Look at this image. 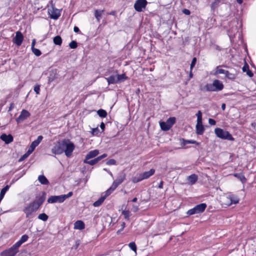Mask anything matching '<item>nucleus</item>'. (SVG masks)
<instances>
[{"mask_svg":"<svg viewBox=\"0 0 256 256\" xmlns=\"http://www.w3.org/2000/svg\"><path fill=\"white\" fill-rule=\"evenodd\" d=\"M38 209V208L35 204V203L32 202L30 203L28 206L25 207L23 211L26 214V217L28 218L34 212H36Z\"/></svg>","mask_w":256,"mask_h":256,"instance_id":"7","label":"nucleus"},{"mask_svg":"<svg viewBox=\"0 0 256 256\" xmlns=\"http://www.w3.org/2000/svg\"><path fill=\"white\" fill-rule=\"evenodd\" d=\"M222 108L223 110H224L226 109V104H222Z\"/></svg>","mask_w":256,"mask_h":256,"instance_id":"62","label":"nucleus"},{"mask_svg":"<svg viewBox=\"0 0 256 256\" xmlns=\"http://www.w3.org/2000/svg\"><path fill=\"white\" fill-rule=\"evenodd\" d=\"M137 200H138V199H137V198H134L132 200V202H136L137 201Z\"/></svg>","mask_w":256,"mask_h":256,"instance_id":"63","label":"nucleus"},{"mask_svg":"<svg viewBox=\"0 0 256 256\" xmlns=\"http://www.w3.org/2000/svg\"><path fill=\"white\" fill-rule=\"evenodd\" d=\"M72 194V192H70L66 194L50 196L48 200V202L50 204H53L55 202L62 203L64 202L66 198L71 197Z\"/></svg>","mask_w":256,"mask_h":256,"instance_id":"4","label":"nucleus"},{"mask_svg":"<svg viewBox=\"0 0 256 256\" xmlns=\"http://www.w3.org/2000/svg\"><path fill=\"white\" fill-rule=\"evenodd\" d=\"M129 247L133 251L136 252V246L134 242H131L128 244Z\"/></svg>","mask_w":256,"mask_h":256,"instance_id":"46","label":"nucleus"},{"mask_svg":"<svg viewBox=\"0 0 256 256\" xmlns=\"http://www.w3.org/2000/svg\"><path fill=\"white\" fill-rule=\"evenodd\" d=\"M148 2L146 0H137L134 4V8L138 12L142 11L143 8H145Z\"/></svg>","mask_w":256,"mask_h":256,"instance_id":"9","label":"nucleus"},{"mask_svg":"<svg viewBox=\"0 0 256 256\" xmlns=\"http://www.w3.org/2000/svg\"><path fill=\"white\" fill-rule=\"evenodd\" d=\"M204 131V128L202 125V122L200 123L197 122L196 124V132L198 135H202L203 134Z\"/></svg>","mask_w":256,"mask_h":256,"instance_id":"16","label":"nucleus"},{"mask_svg":"<svg viewBox=\"0 0 256 256\" xmlns=\"http://www.w3.org/2000/svg\"><path fill=\"white\" fill-rule=\"evenodd\" d=\"M53 42L55 44L60 46L62 43V39L60 36H56L54 38Z\"/></svg>","mask_w":256,"mask_h":256,"instance_id":"33","label":"nucleus"},{"mask_svg":"<svg viewBox=\"0 0 256 256\" xmlns=\"http://www.w3.org/2000/svg\"><path fill=\"white\" fill-rule=\"evenodd\" d=\"M99 132V130L98 128H94L92 129V134L93 135H96L98 134Z\"/></svg>","mask_w":256,"mask_h":256,"instance_id":"51","label":"nucleus"},{"mask_svg":"<svg viewBox=\"0 0 256 256\" xmlns=\"http://www.w3.org/2000/svg\"><path fill=\"white\" fill-rule=\"evenodd\" d=\"M124 179L125 175H120L113 182L112 186L114 188L116 189V188L123 182Z\"/></svg>","mask_w":256,"mask_h":256,"instance_id":"14","label":"nucleus"},{"mask_svg":"<svg viewBox=\"0 0 256 256\" xmlns=\"http://www.w3.org/2000/svg\"><path fill=\"white\" fill-rule=\"evenodd\" d=\"M197 116V122L200 123L202 122V114L200 110H198V113L196 114Z\"/></svg>","mask_w":256,"mask_h":256,"instance_id":"44","label":"nucleus"},{"mask_svg":"<svg viewBox=\"0 0 256 256\" xmlns=\"http://www.w3.org/2000/svg\"><path fill=\"white\" fill-rule=\"evenodd\" d=\"M143 180L141 174L138 176H136L132 178V182L134 183H137Z\"/></svg>","mask_w":256,"mask_h":256,"instance_id":"40","label":"nucleus"},{"mask_svg":"<svg viewBox=\"0 0 256 256\" xmlns=\"http://www.w3.org/2000/svg\"><path fill=\"white\" fill-rule=\"evenodd\" d=\"M45 200V196H40L38 198L36 201L33 202L35 203V204L38 206L39 208L40 206L42 204Z\"/></svg>","mask_w":256,"mask_h":256,"instance_id":"31","label":"nucleus"},{"mask_svg":"<svg viewBox=\"0 0 256 256\" xmlns=\"http://www.w3.org/2000/svg\"><path fill=\"white\" fill-rule=\"evenodd\" d=\"M74 31L76 32V33H78L80 32V29L79 28L76 26H75L74 28Z\"/></svg>","mask_w":256,"mask_h":256,"instance_id":"57","label":"nucleus"},{"mask_svg":"<svg viewBox=\"0 0 256 256\" xmlns=\"http://www.w3.org/2000/svg\"><path fill=\"white\" fill-rule=\"evenodd\" d=\"M51 12L52 13L50 14V18L54 20L58 19L60 16V11L57 9L54 10V8H53Z\"/></svg>","mask_w":256,"mask_h":256,"instance_id":"24","label":"nucleus"},{"mask_svg":"<svg viewBox=\"0 0 256 256\" xmlns=\"http://www.w3.org/2000/svg\"><path fill=\"white\" fill-rule=\"evenodd\" d=\"M74 144L68 139L59 141L52 148V152L54 154H60L64 152L67 157H70L74 149Z\"/></svg>","mask_w":256,"mask_h":256,"instance_id":"1","label":"nucleus"},{"mask_svg":"<svg viewBox=\"0 0 256 256\" xmlns=\"http://www.w3.org/2000/svg\"><path fill=\"white\" fill-rule=\"evenodd\" d=\"M224 86L222 82L218 80H214L212 84H207L202 90L206 92H219L224 88Z\"/></svg>","mask_w":256,"mask_h":256,"instance_id":"2","label":"nucleus"},{"mask_svg":"<svg viewBox=\"0 0 256 256\" xmlns=\"http://www.w3.org/2000/svg\"><path fill=\"white\" fill-rule=\"evenodd\" d=\"M122 214L124 216V218L126 219L127 220H128L130 218V211L128 210H123L122 212Z\"/></svg>","mask_w":256,"mask_h":256,"instance_id":"47","label":"nucleus"},{"mask_svg":"<svg viewBox=\"0 0 256 256\" xmlns=\"http://www.w3.org/2000/svg\"><path fill=\"white\" fill-rule=\"evenodd\" d=\"M99 154V151L97 150L90 151L86 156L84 160H89L97 156Z\"/></svg>","mask_w":256,"mask_h":256,"instance_id":"17","label":"nucleus"},{"mask_svg":"<svg viewBox=\"0 0 256 256\" xmlns=\"http://www.w3.org/2000/svg\"><path fill=\"white\" fill-rule=\"evenodd\" d=\"M221 66H218L216 68L215 72H214V75H217L218 74H224V76H226V73L227 70L220 68Z\"/></svg>","mask_w":256,"mask_h":256,"instance_id":"30","label":"nucleus"},{"mask_svg":"<svg viewBox=\"0 0 256 256\" xmlns=\"http://www.w3.org/2000/svg\"><path fill=\"white\" fill-rule=\"evenodd\" d=\"M100 128H101V129L102 130H104V129L105 128V124L103 122H101V124H100Z\"/></svg>","mask_w":256,"mask_h":256,"instance_id":"60","label":"nucleus"},{"mask_svg":"<svg viewBox=\"0 0 256 256\" xmlns=\"http://www.w3.org/2000/svg\"><path fill=\"white\" fill-rule=\"evenodd\" d=\"M34 91L36 92V94H40V85H36L34 88Z\"/></svg>","mask_w":256,"mask_h":256,"instance_id":"50","label":"nucleus"},{"mask_svg":"<svg viewBox=\"0 0 256 256\" xmlns=\"http://www.w3.org/2000/svg\"><path fill=\"white\" fill-rule=\"evenodd\" d=\"M18 252V248L14 244L10 248L3 251L1 253L2 256H14Z\"/></svg>","mask_w":256,"mask_h":256,"instance_id":"8","label":"nucleus"},{"mask_svg":"<svg viewBox=\"0 0 256 256\" xmlns=\"http://www.w3.org/2000/svg\"><path fill=\"white\" fill-rule=\"evenodd\" d=\"M80 244V240H76V242H75V244L74 246V248H76V249L77 248Z\"/></svg>","mask_w":256,"mask_h":256,"instance_id":"54","label":"nucleus"},{"mask_svg":"<svg viewBox=\"0 0 256 256\" xmlns=\"http://www.w3.org/2000/svg\"><path fill=\"white\" fill-rule=\"evenodd\" d=\"M224 78H226L228 79L234 80L236 78L235 74L230 72L228 70H227L226 73Z\"/></svg>","mask_w":256,"mask_h":256,"instance_id":"41","label":"nucleus"},{"mask_svg":"<svg viewBox=\"0 0 256 256\" xmlns=\"http://www.w3.org/2000/svg\"><path fill=\"white\" fill-rule=\"evenodd\" d=\"M28 238V236L26 234L23 235L20 238V240L17 242L15 244L16 246H17L18 248L24 242H26Z\"/></svg>","mask_w":256,"mask_h":256,"instance_id":"22","label":"nucleus"},{"mask_svg":"<svg viewBox=\"0 0 256 256\" xmlns=\"http://www.w3.org/2000/svg\"><path fill=\"white\" fill-rule=\"evenodd\" d=\"M24 40V36L20 31H18L16 32V36L13 38L12 42L17 46H20Z\"/></svg>","mask_w":256,"mask_h":256,"instance_id":"11","label":"nucleus"},{"mask_svg":"<svg viewBox=\"0 0 256 256\" xmlns=\"http://www.w3.org/2000/svg\"><path fill=\"white\" fill-rule=\"evenodd\" d=\"M226 198L228 199L230 202L228 204V205H230L232 204H236L238 203L239 202L238 198L234 194H230L228 196L226 197Z\"/></svg>","mask_w":256,"mask_h":256,"instance_id":"18","label":"nucleus"},{"mask_svg":"<svg viewBox=\"0 0 256 256\" xmlns=\"http://www.w3.org/2000/svg\"><path fill=\"white\" fill-rule=\"evenodd\" d=\"M38 218L43 221H46L48 220V216L44 213L40 214L38 215Z\"/></svg>","mask_w":256,"mask_h":256,"instance_id":"42","label":"nucleus"},{"mask_svg":"<svg viewBox=\"0 0 256 256\" xmlns=\"http://www.w3.org/2000/svg\"><path fill=\"white\" fill-rule=\"evenodd\" d=\"M166 122L168 123V125L171 128V127L176 122V118L174 117H170L168 119Z\"/></svg>","mask_w":256,"mask_h":256,"instance_id":"39","label":"nucleus"},{"mask_svg":"<svg viewBox=\"0 0 256 256\" xmlns=\"http://www.w3.org/2000/svg\"><path fill=\"white\" fill-rule=\"evenodd\" d=\"M108 84H118V80H116V75H112L108 78H106Z\"/></svg>","mask_w":256,"mask_h":256,"instance_id":"25","label":"nucleus"},{"mask_svg":"<svg viewBox=\"0 0 256 256\" xmlns=\"http://www.w3.org/2000/svg\"><path fill=\"white\" fill-rule=\"evenodd\" d=\"M196 58H192V61L191 64H190V70H192L193 68L196 65Z\"/></svg>","mask_w":256,"mask_h":256,"instance_id":"48","label":"nucleus"},{"mask_svg":"<svg viewBox=\"0 0 256 256\" xmlns=\"http://www.w3.org/2000/svg\"><path fill=\"white\" fill-rule=\"evenodd\" d=\"M116 12L114 10L111 11L110 12L108 13V14L109 15H112V16H116Z\"/></svg>","mask_w":256,"mask_h":256,"instance_id":"61","label":"nucleus"},{"mask_svg":"<svg viewBox=\"0 0 256 256\" xmlns=\"http://www.w3.org/2000/svg\"><path fill=\"white\" fill-rule=\"evenodd\" d=\"M214 132L216 135L221 139L227 140L232 141L234 140V138L229 132L220 128H216L214 130Z\"/></svg>","mask_w":256,"mask_h":256,"instance_id":"5","label":"nucleus"},{"mask_svg":"<svg viewBox=\"0 0 256 256\" xmlns=\"http://www.w3.org/2000/svg\"><path fill=\"white\" fill-rule=\"evenodd\" d=\"M106 164L108 165H114L116 164V161L114 159H110L106 162Z\"/></svg>","mask_w":256,"mask_h":256,"instance_id":"49","label":"nucleus"},{"mask_svg":"<svg viewBox=\"0 0 256 256\" xmlns=\"http://www.w3.org/2000/svg\"><path fill=\"white\" fill-rule=\"evenodd\" d=\"M236 2L238 4H241L242 2V0H236Z\"/></svg>","mask_w":256,"mask_h":256,"instance_id":"64","label":"nucleus"},{"mask_svg":"<svg viewBox=\"0 0 256 256\" xmlns=\"http://www.w3.org/2000/svg\"><path fill=\"white\" fill-rule=\"evenodd\" d=\"M0 138L2 141L4 142L6 144H8L12 142H13V140H14L13 136H12V134H10L7 135L5 134H3L0 136Z\"/></svg>","mask_w":256,"mask_h":256,"instance_id":"13","label":"nucleus"},{"mask_svg":"<svg viewBox=\"0 0 256 256\" xmlns=\"http://www.w3.org/2000/svg\"><path fill=\"white\" fill-rule=\"evenodd\" d=\"M208 123L210 124V125H215L216 124V122L215 120H214V119H212V118H209L208 120Z\"/></svg>","mask_w":256,"mask_h":256,"instance_id":"53","label":"nucleus"},{"mask_svg":"<svg viewBox=\"0 0 256 256\" xmlns=\"http://www.w3.org/2000/svg\"><path fill=\"white\" fill-rule=\"evenodd\" d=\"M107 156V154H104L100 156H99L93 160H84V162L85 164H89L90 166H94L96 163H98L99 161H100L102 158H106Z\"/></svg>","mask_w":256,"mask_h":256,"instance_id":"12","label":"nucleus"},{"mask_svg":"<svg viewBox=\"0 0 256 256\" xmlns=\"http://www.w3.org/2000/svg\"><path fill=\"white\" fill-rule=\"evenodd\" d=\"M98 114L101 118H106L107 116L106 112L103 109H100L97 111Z\"/></svg>","mask_w":256,"mask_h":256,"instance_id":"37","label":"nucleus"},{"mask_svg":"<svg viewBox=\"0 0 256 256\" xmlns=\"http://www.w3.org/2000/svg\"><path fill=\"white\" fill-rule=\"evenodd\" d=\"M180 140L182 142V144L183 146H185L189 144H196L198 146L200 144V142H198L194 140H185L182 138Z\"/></svg>","mask_w":256,"mask_h":256,"instance_id":"32","label":"nucleus"},{"mask_svg":"<svg viewBox=\"0 0 256 256\" xmlns=\"http://www.w3.org/2000/svg\"><path fill=\"white\" fill-rule=\"evenodd\" d=\"M198 176L196 174H192L188 177V180L190 184H194L198 180Z\"/></svg>","mask_w":256,"mask_h":256,"instance_id":"20","label":"nucleus"},{"mask_svg":"<svg viewBox=\"0 0 256 256\" xmlns=\"http://www.w3.org/2000/svg\"><path fill=\"white\" fill-rule=\"evenodd\" d=\"M138 210V206L134 205L132 208V210L134 212H136Z\"/></svg>","mask_w":256,"mask_h":256,"instance_id":"55","label":"nucleus"},{"mask_svg":"<svg viewBox=\"0 0 256 256\" xmlns=\"http://www.w3.org/2000/svg\"><path fill=\"white\" fill-rule=\"evenodd\" d=\"M10 188V186L8 185H6V186H4L3 188L2 189L0 192V199L2 200L4 198V194L7 190Z\"/></svg>","mask_w":256,"mask_h":256,"instance_id":"36","label":"nucleus"},{"mask_svg":"<svg viewBox=\"0 0 256 256\" xmlns=\"http://www.w3.org/2000/svg\"><path fill=\"white\" fill-rule=\"evenodd\" d=\"M160 126L162 130L164 131H167L170 128L166 122H160Z\"/></svg>","mask_w":256,"mask_h":256,"instance_id":"34","label":"nucleus"},{"mask_svg":"<svg viewBox=\"0 0 256 256\" xmlns=\"http://www.w3.org/2000/svg\"><path fill=\"white\" fill-rule=\"evenodd\" d=\"M36 44V40L35 39H34L32 40V49L34 48V45Z\"/></svg>","mask_w":256,"mask_h":256,"instance_id":"59","label":"nucleus"},{"mask_svg":"<svg viewBox=\"0 0 256 256\" xmlns=\"http://www.w3.org/2000/svg\"><path fill=\"white\" fill-rule=\"evenodd\" d=\"M43 138L42 136H39L37 139L32 142L28 150L20 159L19 162H22L27 158L34 150L35 148L40 144Z\"/></svg>","mask_w":256,"mask_h":256,"instance_id":"3","label":"nucleus"},{"mask_svg":"<svg viewBox=\"0 0 256 256\" xmlns=\"http://www.w3.org/2000/svg\"><path fill=\"white\" fill-rule=\"evenodd\" d=\"M206 208V204L205 203H202L196 206L194 208L189 210L186 214L188 216L200 214L204 211Z\"/></svg>","mask_w":256,"mask_h":256,"instance_id":"6","label":"nucleus"},{"mask_svg":"<svg viewBox=\"0 0 256 256\" xmlns=\"http://www.w3.org/2000/svg\"><path fill=\"white\" fill-rule=\"evenodd\" d=\"M85 228V224L82 220H77L74 224V229L82 230Z\"/></svg>","mask_w":256,"mask_h":256,"instance_id":"15","label":"nucleus"},{"mask_svg":"<svg viewBox=\"0 0 256 256\" xmlns=\"http://www.w3.org/2000/svg\"><path fill=\"white\" fill-rule=\"evenodd\" d=\"M116 80H118V83L123 82L128 78V77L124 74H116Z\"/></svg>","mask_w":256,"mask_h":256,"instance_id":"29","label":"nucleus"},{"mask_svg":"<svg viewBox=\"0 0 256 256\" xmlns=\"http://www.w3.org/2000/svg\"><path fill=\"white\" fill-rule=\"evenodd\" d=\"M163 184H164L163 181L161 180L160 183L158 184V188H163Z\"/></svg>","mask_w":256,"mask_h":256,"instance_id":"58","label":"nucleus"},{"mask_svg":"<svg viewBox=\"0 0 256 256\" xmlns=\"http://www.w3.org/2000/svg\"><path fill=\"white\" fill-rule=\"evenodd\" d=\"M234 176L238 178L243 184L246 182V178L242 173H235Z\"/></svg>","mask_w":256,"mask_h":256,"instance_id":"23","label":"nucleus"},{"mask_svg":"<svg viewBox=\"0 0 256 256\" xmlns=\"http://www.w3.org/2000/svg\"><path fill=\"white\" fill-rule=\"evenodd\" d=\"M32 52L37 56H40L42 54L40 50L35 48L32 49Z\"/></svg>","mask_w":256,"mask_h":256,"instance_id":"43","label":"nucleus"},{"mask_svg":"<svg viewBox=\"0 0 256 256\" xmlns=\"http://www.w3.org/2000/svg\"><path fill=\"white\" fill-rule=\"evenodd\" d=\"M220 2H221V0H214V1L213 2H212L210 4L211 12H214V11L220 6Z\"/></svg>","mask_w":256,"mask_h":256,"instance_id":"21","label":"nucleus"},{"mask_svg":"<svg viewBox=\"0 0 256 256\" xmlns=\"http://www.w3.org/2000/svg\"><path fill=\"white\" fill-rule=\"evenodd\" d=\"M38 180L42 184L46 185L49 184L48 180L44 175H40L38 178Z\"/></svg>","mask_w":256,"mask_h":256,"instance_id":"28","label":"nucleus"},{"mask_svg":"<svg viewBox=\"0 0 256 256\" xmlns=\"http://www.w3.org/2000/svg\"><path fill=\"white\" fill-rule=\"evenodd\" d=\"M104 12V10H96L94 11V16L96 18L98 22H100L102 18V14Z\"/></svg>","mask_w":256,"mask_h":256,"instance_id":"27","label":"nucleus"},{"mask_svg":"<svg viewBox=\"0 0 256 256\" xmlns=\"http://www.w3.org/2000/svg\"><path fill=\"white\" fill-rule=\"evenodd\" d=\"M30 113L26 110H22L20 112V116L16 118L18 124H19L26 120L30 116Z\"/></svg>","mask_w":256,"mask_h":256,"instance_id":"10","label":"nucleus"},{"mask_svg":"<svg viewBox=\"0 0 256 256\" xmlns=\"http://www.w3.org/2000/svg\"><path fill=\"white\" fill-rule=\"evenodd\" d=\"M242 70L244 72H246V74L248 76L252 77L254 76L252 72L250 70L249 66L246 63L243 66Z\"/></svg>","mask_w":256,"mask_h":256,"instance_id":"26","label":"nucleus"},{"mask_svg":"<svg viewBox=\"0 0 256 256\" xmlns=\"http://www.w3.org/2000/svg\"><path fill=\"white\" fill-rule=\"evenodd\" d=\"M182 12L186 15H190V12L188 9L184 8L182 10Z\"/></svg>","mask_w":256,"mask_h":256,"instance_id":"52","label":"nucleus"},{"mask_svg":"<svg viewBox=\"0 0 256 256\" xmlns=\"http://www.w3.org/2000/svg\"><path fill=\"white\" fill-rule=\"evenodd\" d=\"M104 200H105L104 197H103L102 196L98 200H96L94 202L93 206L94 207L99 206H100L102 204V203L104 202Z\"/></svg>","mask_w":256,"mask_h":256,"instance_id":"35","label":"nucleus"},{"mask_svg":"<svg viewBox=\"0 0 256 256\" xmlns=\"http://www.w3.org/2000/svg\"><path fill=\"white\" fill-rule=\"evenodd\" d=\"M69 46L72 49L76 48L78 46L77 42L75 40H72L69 44Z\"/></svg>","mask_w":256,"mask_h":256,"instance_id":"45","label":"nucleus"},{"mask_svg":"<svg viewBox=\"0 0 256 256\" xmlns=\"http://www.w3.org/2000/svg\"><path fill=\"white\" fill-rule=\"evenodd\" d=\"M14 107V103H11L10 104V106L8 108V111H11Z\"/></svg>","mask_w":256,"mask_h":256,"instance_id":"56","label":"nucleus"},{"mask_svg":"<svg viewBox=\"0 0 256 256\" xmlns=\"http://www.w3.org/2000/svg\"><path fill=\"white\" fill-rule=\"evenodd\" d=\"M115 190L116 189L114 188L112 186H111L105 192V194L104 196H102L104 197V198L106 199V198L110 195V194Z\"/></svg>","mask_w":256,"mask_h":256,"instance_id":"38","label":"nucleus"},{"mask_svg":"<svg viewBox=\"0 0 256 256\" xmlns=\"http://www.w3.org/2000/svg\"><path fill=\"white\" fill-rule=\"evenodd\" d=\"M155 172V170L153 168L150 169L149 171L144 172L141 174L143 180L148 178L150 176H152Z\"/></svg>","mask_w":256,"mask_h":256,"instance_id":"19","label":"nucleus"}]
</instances>
